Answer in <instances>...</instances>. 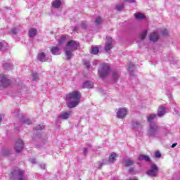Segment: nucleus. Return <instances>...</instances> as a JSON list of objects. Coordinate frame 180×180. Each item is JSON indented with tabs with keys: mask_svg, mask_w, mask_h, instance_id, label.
I'll use <instances>...</instances> for the list:
<instances>
[{
	"mask_svg": "<svg viewBox=\"0 0 180 180\" xmlns=\"http://www.w3.org/2000/svg\"><path fill=\"white\" fill-rule=\"evenodd\" d=\"M67 106L70 109L77 108L81 101V93L79 91H72L66 95Z\"/></svg>",
	"mask_w": 180,
	"mask_h": 180,
	"instance_id": "obj_1",
	"label": "nucleus"
},
{
	"mask_svg": "<svg viewBox=\"0 0 180 180\" xmlns=\"http://www.w3.org/2000/svg\"><path fill=\"white\" fill-rule=\"evenodd\" d=\"M78 47H79V43L74 40L69 41L66 44V46L65 48V56L66 57V60H70L74 57V51L77 50Z\"/></svg>",
	"mask_w": 180,
	"mask_h": 180,
	"instance_id": "obj_2",
	"label": "nucleus"
},
{
	"mask_svg": "<svg viewBox=\"0 0 180 180\" xmlns=\"http://www.w3.org/2000/svg\"><path fill=\"white\" fill-rule=\"evenodd\" d=\"M10 178L11 180H26L25 171L19 168H15L13 172H11Z\"/></svg>",
	"mask_w": 180,
	"mask_h": 180,
	"instance_id": "obj_3",
	"label": "nucleus"
},
{
	"mask_svg": "<svg viewBox=\"0 0 180 180\" xmlns=\"http://www.w3.org/2000/svg\"><path fill=\"white\" fill-rule=\"evenodd\" d=\"M98 72L101 78H105V77H108L109 72H110V66H109L108 63H102L98 70Z\"/></svg>",
	"mask_w": 180,
	"mask_h": 180,
	"instance_id": "obj_4",
	"label": "nucleus"
},
{
	"mask_svg": "<svg viewBox=\"0 0 180 180\" xmlns=\"http://www.w3.org/2000/svg\"><path fill=\"white\" fill-rule=\"evenodd\" d=\"M160 133V130L158 129V127L155 123L150 124V127L148 130V134L150 137H158V134Z\"/></svg>",
	"mask_w": 180,
	"mask_h": 180,
	"instance_id": "obj_5",
	"label": "nucleus"
},
{
	"mask_svg": "<svg viewBox=\"0 0 180 180\" xmlns=\"http://www.w3.org/2000/svg\"><path fill=\"white\" fill-rule=\"evenodd\" d=\"M11 85V80L5 75H0V86L6 88Z\"/></svg>",
	"mask_w": 180,
	"mask_h": 180,
	"instance_id": "obj_6",
	"label": "nucleus"
},
{
	"mask_svg": "<svg viewBox=\"0 0 180 180\" xmlns=\"http://www.w3.org/2000/svg\"><path fill=\"white\" fill-rule=\"evenodd\" d=\"M158 167H157V165L152 164L150 165V169L147 171L146 174L149 176H153L155 177L157 175H158Z\"/></svg>",
	"mask_w": 180,
	"mask_h": 180,
	"instance_id": "obj_7",
	"label": "nucleus"
},
{
	"mask_svg": "<svg viewBox=\"0 0 180 180\" xmlns=\"http://www.w3.org/2000/svg\"><path fill=\"white\" fill-rule=\"evenodd\" d=\"M24 147L25 143H23V141H22L21 139H18L14 145V150L16 153L19 154V153H22Z\"/></svg>",
	"mask_w": 180,
	"mask_h": 180,
	"instance_id": "obj_8",
	"label": "nucleus"
},
{
	"mask_svg": "<svg viewBox=\"0 0 180 180\" xmlns=\"http://www.w3.org/2000/svg\"><path fill=\"white\" fill-rule=\"evenodd\" d=\"M127 115V110L126 108H120L117 112V117L118 119H124Z\"/></svg>",
	"mask_w": 180,
	"mask_h": 180,
	"instance_id": "obj_9",
	"label": "nucleus"
},
{
	"mask_svg": "<svg viewBox=\"0 0 180 180\" xmlns=\"http://www.w3.org/2000/svg\"><path fill=\"white\" fill-rule=\"evenodd\" d=\"M38 60L41 63H44L46 61H48V63H50V61H51V58L46 57V54L42 52L38 54Z\"/></svg>",
	"mask_w": 180,
	"mask_h": 180,
	"instance_id": "obj_10",
	"label": "nucleus"
},
{
	"mask_svg": "<svg viewBox=\"0 0 180 180\" xmlns=\"http://www.w3.org/2000/svg\"><path fill=\"white\" fill-rule=\"evenodd\" d=\"M70 116H71V112H64L60 114L58 119L67 120V119H70Z\"/></svg>",
	"mask_w": 180,
	"mask_h": 180,
	"instance_id": "obj_11",
	"label": "nucleus"
},
{
	"mask_svg": "<svg viewBox=\"0 0 180 180\" xmlns=\"http://www.w3.org/2000/svg\"><path fill=\"white\" fill-rule=\"evenodd\" d=\"M108 41L105 42V49L106 51H109L113 46H112V38L110 37H107Z\"/></svg>",
	"mask_w": 180,
	"mask_h": 180,
	"instance_id": "obj_12",
	"label": "nucleus"
},
{
	"mask_svg": "<svg viewBox=\"0 0 180 180\" xmlns=\"http://www.w3.org/2000/svg\"><path fill=\"white\" fill-rule=\"evenodd\" d=\"M165 113V107H164L163 105H160L158 110L157 116H159V117H162V116H164Z\"/></svg>",
	"mask_w": 180,
	"mask_h": 180,
	"instance_id": "obj_13",
	"label": "nucleus"
},
{
	"mask_svg": "<svg viewBox=\"0 0 180 180\" xmlns=\"http://www.w3.org/2000/svg\"><path fill=\"white\" fill-rule=\"evenodd\" d=\"M51 52L53 56H60L61 54V52H60V48L58 46H53L51 49Z\"/></svg>",
	"mask_w": 180,
	"mask_h": 180,
	"instance_id": "obj_14",
	"label": "nucleus"
},
{
	"mask_svg": "<svg viewBox=\"0 0 180 180\" xmlns=\"http://www.w3.org/2000/svg\"><path fill=\"white\" fill-rule=\"evenodd\" d=\"M149 39L150 41H157V40L160 39V35H158V33L157 32H153L150 34Z\"/></svg>",
	"mask_w": 180,
	"mask_h": 180,
	"instance_id": "obj_15",
	"label": "nucleus"
},
{
	"mask_svg": "<svg viewBox=\"0 0 180 180\" xmlns=\"http://www.w3.org/2000/svg\"><path fill=\"white\" fill-rule=\"evenodd\" d=\"M124 164L125 167H130L134 164V160L130 158H125L124 159Z\"/></svg>",
	"mask_w": 180,
	"mask_h": 180,
	"instance_id": "obj_16",
	"label": "nucleus"
},
{
	"mask_svg": "<svg viewBox=\"0 0 180 180\" xmlns=\"http://www.w3.org/2000/svg\"><path fill=\"white\" fill-rule=\"evenodd\" d=\"M36 34H37V30H36L35 28L30 29L28 32L29 37L30 38L36 37Z\"/></svg>",
	"mask_w": 180,
	"mask_h": 180,
	"instance_id": "obj_17",
	"label": "nucleus"
},
{
	"mask_svg": "<svg viewBox=\"0 0 180 180\" xmlns=\"http://www.w3.org/2000/svg\"><path fill=\"white\" fill-rule=\"evenodd\" d=\"M139 161H146V162H150V157L144 155H140L138 158Z\"/></svg>",
	"mask_w": 180,
	"mask_h": 180,
	"instance_id": "obj_18",
	"label": "nucleus"
},
{
	"mask_svg": "<svg viewBox=\"0 0 180 180\" xmlns=\"http://www.w3.org/2000/svg\"><path fill=\"white\" fill-rule=\"evenodd\" d=\"M157 116V114H150L149 115V116L147 117V120L149 123H150V124L152 123H155L153 121L155 119Z\"/></svg>",
	"mask_w": 180,
	"mask_h": 180,
	"instance_id": "obj_19",
	"label": "nucleus"
},
{
	"mask_svg": "<svg viewBox=\"0 0 180 180\" xmlns=\"http://www.w3.org/2000/svg\"><path fill=\"white\" fill-rule=\"evenodd\" d=\"M83 88H94V82L89 81L85 82L84 83H83Z\"/></svg>",
	"mask_w": 180,
	"mask_h": 180,
	"instance_id": "obj_20",
	"label": "nucleus"
},
{
	"mask_svg": "<svg viewBox=\"0 0 180 180\" xmlns=\"http://www.w3.org/2000/svg\"><path fill=\"white\" fill-rule=\"evenodd\" d=\"M52 6L53 8H56V9H58L61 6V0H55L52 3Z\"/></svg>",
	"mask_w": 180,
	"mask_h": 180,
	"instance_id": "obj_21",
	"label": "nucleus"
},
{
	"mask_svg": "<svg viewBox=\"0 0 180 180\" xmlns=\"http://www.w3.org/2000/svg\"><path fill=\"white\" fill-rule=\"evenodd\" d=\"M102 23H103V20H102V18H101L99 16L96 18V20L94 22V25L96 26H101V25H102Z\"/></svg>",
	"mask_w": 180,
	"mask_h": 180,
	"instance_id": "obj_22",
	"label": "nucleus"
},
{
	"mask_svg": "<svg viewBox=\"0 0 180 180\" xmlns=\"http://www.w3.org/2000/svg\"><path fill=\"white\" fill-rule=\"evenodd\" d=\"M132 127L134 129H141V123L139 121H133L132 122Z\"/></svg>",
	"mask_w": 180,
	"mask_h": 180,
	"instance_id": "obj_23",
	"label": "nucleus"
},
{
	"mask_svg": "<svg viewBox=\"0 0 180 180\" xmlns=\"http://www.w3.org/2000/svg\"><path fill=\"white\" fill-rule=\"evenodd\" d=\"M116 157H117V155L116 153H111V155L109 156L108 162H115V161H116Z\"/></svg>",
	"mask_w": 180,
	"mask_h": 180,
	"instance_id": "obj_24",
	"label": "nucleus"
},
{
	"mask_svg": "<svg viewBox=\"0 0 180 180\" xmlns=\"http://www.w3.org/2000/svg\"><path fill=\"white\" fill-rule=\"evenodd\" d=\"M21 122L22 123H26V124H32V121L29 118L25 117V116L22 117Z\"/></svg>",
	"mask_w": 180,
	"mask_h": 180,
	"instance_id": "obj_25",
	"label": "nucleus"
},
{
	"mask_svg": "<svg viewBox=\"0 0 180 180\" xmlns=\"http://www.w3.org/2000/svg\"><path fill=\"white\" fill-rule=\"evenodd\" d=\"M105 164H108V162H106V160H103V162H98L96 168H98V169H101L102 168V167H103V165H105Z\"/></svg>",
	"mask_w": 180,
	"mask_h": 180,
	"instance_id": "obj_26",
	"label": "nucleus"
},
{
	"mask_svg": "<svg viewBox=\"0 0 180 180\" xmlns=\"http://www.w3.org/2000/svg\"><path fill=\"white\" fill-rule=\"evenodd\" d=\"M134 16L136 19H146V15L141 13H135Z\"/></svg>",
	"mask_w": 180,
	"mask_h": 180,
	"instance_id": "obj_27",
	"label": "nucleus"
},
{
	"mask_svg": "<svg viewBox=\"0 0 180 180\" xmlns=\"http://www.w3.org/2000/svg\"><path fill=\"white\" fill-rule=\"evenodd\" d=\"M3 67L5 70H12V68H13V65L6 63L3 65Z\"/></svg>",
	"mask_w": 180,
	"mask_h": 180,
	"instance_id": "obj_28",
	"label": "nucleus"
},
{
	"mask_svg": "<svg viewBox=\"0 0 180 180\" xmlns=\"http://www.w3.org/2000/svg\"><path fill=\"white\" fill-rule=\"evenodd\" d=\"M19 30H20L19 29V27H14L12 28L11 30V34H12L13 36H16V34L18 33Z\"/></svg>",
	"mask_w": 180,
	"mask_h": 180,
	"instance_id": "obj_29",
	"label": "nucleus"
},
{
	"mask_svg": "<svg viewBox=\"0 0 180 180\" xmlns=\"http://www.w3.org/2000/svg\"><path fill=\"white\" fill-rule=\"evenodd\" d=\"M134 70H135L134 65L133 63H129V68H128V71L129 74H133V72H134Z\"/></svg>",
	"mask_w": 180,
	"mask_h": 180,
	"instance_id": "obj_30",
	"label": "nucleus"
},
{
	"mask_svg": "<svg viewBox=\"0 0 180 180\" xmlns=\"http://www.w3.org/2000/svg\"><path fill=\"white\" fill-rule=\"evenodd\" d=\"M67 40L66 36H62L58 38V43L59 44H63V43H65V41Z\"/></svg>",
	"mask_w": 180,
	"mask_h": 180,
	"instance_id": "obj_31",
	"label": "nucleus"
},
{
	"mask_svg": "<svg viewBox=\"0 0 180 180\" xmlns=\"http://www.w3.org/2000/svg\"><path fill=\"white\" fill-rule=\"evenodd\" d=\"M120 78V76L119 75V73L117 72H112V79L113 81H117Z\"/></svg>",
	"mask_w": 180,
	"mask_h": 180,
	"instance_id": "obj_32",
	"label": "nucleus"
},
{
	"mask_svg": "<svg viewBox=\"0 0 180 180\" xmlns=\"http://www.w3.org/2000/svg\"><path fill=\"white\" fill-rule=\"evenodd\" d=\"M147 36V30H143L140 35L141 40H144Z\"/></svg>",
	"mask_w": 180,
	"mask_h": 180,
	"instance_id": "obj_33",
	"label": "nucleus"
},
{
	"mask_svg": "<svg viewBox=\"0 0 180 180\" xmlns=\"http://www.w3.org/2000/svg\"><path fill=\"white\" fill-rule=\"evenodd\" d=\"M91 54H98L99 53L98 47H93L91 51Z\"/></svg>",
	"mask_w": 180,
	"mask_h": 180,
	"instance_id": "obj_34",
	"label": "nucleus"
},
{
	"mask_svg": "<svg viewBox=\"0 0 180 180\" xmlns=\"http://www.w3.org/2000/svg\"><path fill=\"white\" fill-rule=\"evenodd\" d=\"M160 33L162 34V36H168L169 32L167 29L164 28L160 30Z\"/></svg>",
	"mask_w": 180,
	"mask_h": 180,
	"instance_id": "obj_35",
	"label": "nucleus"
},
{
	"mask_svg": "<svg viewBox=\"0 0 180 180\" xmlns=\"http://www.w3.org/2000/svg\"><path fill=\"white\" fill-rule=\"evenodd\" d=\"M32 79L33 81H38L39 79V75L36 72L32 73Z\"/></svg>",
	"mask_w": 180,
	"mask_h": 180,
	"instance_id": "obj_36",
	"label": "nucleus"
},
{
	"mask_svg": "<svg viewBox=\"0 0 180 180\" xmlns=\"http://www.w3.org/2000/svg\"><path fill=\"white\" fill-rule=\"evenodd\" d=\"M80 27H82V29H86V27H88V24H86V21H83L80 25Z\"/></svg>",
	"mask_w": 180,
	"mask_h": 180,
	"instance_id": "obj_37",
	"label": "nucleus"
},
{
	"mask_svg": "<svg viewBox=\"0 0 180 180\" xmlns=\"http://www.w3.org/2000/svg\"><path fill=\"white\" fill-rule=\"evenodd\" d=\"M6 47H8V43L6 42H0V50L1 49H6Z\"/></svg>",
	"mask_w": 180,
	"mask_h": 180,
	"instance_id": "obj_38",
	"label": "nucleus"
},
{
	"mask_svg": "<svg viewBox=\"0 0 180 180\" xmlns=\"http://www.w3.org/2000/svg\"><path fill=\"white\" fill-rule=\"evenodd\" d=\"M44 129V125H38L34 127V130H43Z\"/></svg>",
	"mask_w": 180,
	"mask_h": 180,
	"instance_id": "obj_39",
	"label": "nucleus"
},
{
	"mask_svg": "<svg viewBox=\"0 0 180 180\" xmlns=\"http://www.w3.org/2000/svg\"><path fill=\"white\" fill-rule=\"evenodd\" d=\"M124 8V6L123 4H118L116 6L117 11H122Z\"/></svg>",
	"mask_w": 180,
	"mask_h": 180,
	"instance_id": "obj_40",
	"label": "nucleus"
},
{
	"mask_svg": "<svg viewBox=\"0 0 180 180\" xmlns=\"http://www.w3.org/2000/svg\"><path fill=\"white\" fill-rule=\"evenodd\" d=\"M83 63L84 64V65L86 67V68H89V60H86V59H84L83 60Z\"/></svg>",
	"mask_w": 180,
	"mask_h": 180,
	"instance_id": "obj_41",
	"label": "nucleus"
},
{
	"mask_svg": "<svg viewBox=\"0 0 180 180\" xmlns=\"http://www.w3.org/2000/svg\"><path fill=\"white\" fill-rule=\"evenodd\" d=\"M155 156L156 157V158H161V153H160V151H156L155 153Z\"/></svg>",
	"mask_w": 180,
	"mask_h": 180,
	"instance_id": "obj_42",
	"label": "nucleus"
},
{
	"mask_svg": "<svg viewBox=\"0 0 180 180\" xmlns=\"http://www.w3.org/2000/svg\"><path fill=\"white\" fill-rule=\"evenodd\" d=\"M83 154L84 155H86L88 154V148H83Z\"/></svg>",
	"mask_w": 180,
	"mask_h": 180,
	"instance_id": "obj_43",
	"label": "nucleus"
},
{
	"mask_svg": "<svg viewBox=\"0 0 180 180\" xmlns=\"http://www.w3.org/2000/svg\"><path fill=\"white\" fill-rule=\"evenodd\" d=\"M124 2H128L129 4H134V2H136V0H124Z\"/></svg>",
	"mask_w": 180,
	"mask_h": 180,
	"instance_id": "obj_44",
	"label": "nucleus"
},
{
	"mask_svg": "<svg viewBox=\"0 0 180 180\" xmlns=\"http://www.w3.org/2000/svg\"><path fill=\"white\" fill-rule=\"evenodd\" d=\"M30 162L32 164H37L36 159L34 158L30 159Z\"/></svg>",
	"mask_w": 180,
	"mask_h": 180,
	"instance_id": "obj_45",
	"label": "nucleus"
},
{
	"mask_svg": "<svg viewBox=\"0 0 180 180\" xmlns=\"http://www.w3.org/2000/svg\"><path fill=\"white\" fill-rule=\"evenodd\" d=\"M177 144H178V143H173V144L172 145V148H174V147H176Z\"/></svg>",
	"mask_w": 180,
	"mask_h": 180,
	"instance_id": "obj_46",
	"label": "nucleus"
},
{
	"mask_svg": "<svg viewBox=\"0 0 180 180\" xmlns=\"http://www.w3.org/2000/svg\"><path fill=\"white\" fill-rule=\"evenodd\" d=\"M41 168H42L43 169H44L46 168V165L43 164V165H40Z\"/></svg>",
	"mask_w": 180,
	"mask_h": 180,
	"instance_id": "obj_47",
	"label": "nucleus"
},
{
	"mask_svg": "<svg viewBox=\"0 0 180 180\" xmlns=\"http://www.w3.org/2000/svg\"><path fill=\"white\" fill-rule=\"evenodd\" d=\"M86 146H87V147H89L90 148H92V144L91 143H86Z\"/></svg>",
	"mask_w": 180,
	"mask_h": 180,
	"instance_id": "obj_48",
	"label": "nucleus"
},
{
	"mask_svg": "<svg viewBox=\"0 0 180 180\" xmlns=\"http://www.w3.org/2000/svg\"><path fill=\"white\" fill-rule=\"evenodd\" d=\"M129 172L130 174H132V172H134V169L133 168L129 169Z\"/></svg>",
	"mask_w": 180,
	"mask_h": 180,
	"instance_id": "obj_49",
	"label": "nucleus"
},
{
	"mask_svg": "<svg viewBox=\"0 0 180 180\" xmlns=\"http://www.w3.org/2000/svg\"><path fill=\"white\" fill-rule=\"evenodd\" d=\"M174 111L176 112V115H178V113H179V112L178 111V110L176 108H174Z\"/></svg>",
	"mask_w": 180,
	"mask_h": 180,
	"instance_id": "obj_50",
	"label": "nucleus"
},
{
	"mask_svg": "<svg viewBox=\"0 0 180 180\" xmlns=\"http://www.w3.org/2000/svg\"><path fill=\"white\" fill-rule=\"evenodd\" d=\"M73 30H74V32H77L78 30V27H75Z\"/></svg>",
	"mask_w": 180,
	"mask_h": 180,
	"instance_id": "obj_51",
	"label": "nucleus"
},
{
	"mask_svg": "<svg viewBox=\"0 0 180 180\" xmlns=\"http://www.w3.org/2000/svg\"><path fill=\"white\" fill-rule=\"evenodd\" d=\"M2 122V115H0V123Z\"/></svg>",
	"mask_w": 180,
	"mask_h": 180,
	"instance_id": "obj_52",
	"label": "nucleus"
},
{
	"mask_svg": "<svg viewBox=\"0 0 180 180\" xmlns=\"http://www.w3.org/2000/svg\"><path fill=\"white\" fill-rule=\"evenodd\" d=\"M98 60H95V61L94 62V64H98Z\"/></svg>",
	"mask_w": 180,
	"mask_h": 180,
	"instance_id": "obj_53",
	"label": "nucleus"
},
{
	"mask_svg": "<svg viewBox=\"0 0 180 180\" xmlns=\"http://www.w3.org/2000/svg\"><path fill=\"white\" fill-rule=\"evenodd\" d=\"M4 155H8V154H6V153H4Z\"/></svg>",
	"mask_w": 180,
	"mask_h": 180,
	"instance_id": "obj_54",
	"label": "nucleus"
}]
</instances>
